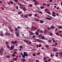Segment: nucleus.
Listing matches in <instances>:
<instances>
[{
	"mask_svg": "<svg viewBox=\"0 0 62 62\" xmlns=\"http://www.w3.org/2000/svg\"><path fill=\"white\" fill-rule=\"evenodd\" d=\"M24 55H22V57H23V59H25V56H28V54H27V52H24L23 53Z\"/></svg>",
	"mask_w": 62,
	"mask_h": 62,
	"instance_id": "nucleus-1",
	"label": "nucleus"
},
{
	"mask_svg": "<svg viewBox=\"0 0 62 62\" xmlns=\"http://www.w3.org/2000/svg\"><path fill=\"white\" fill-rule=\"evenodd\" d=\"M15 33L16 34V36H17L18 37H19V32L16 31V32H15Z\"/></svg>",
	"mask_w": 62,
	"mask_h": 62,
	"instance_id": "nucleus-2",
	"label": "nucleus"
},
{
	"mask_svg": "<svg viewBox=\"0 0 62 62\" xmlns=\"http://www.w3.org/2000/svg\"><path fill=\"white\" fill-rule=\"evenodd\" d=\"M36 41H38V42H43V41L39 39H36Z\"/></svg>",
	"mask_w": 62,
	"mask_h": 62,
	"instance_id": "nucleus-3",
	"label": "nucleus"
},
{
	"mask_svg": "<svg viewBox=\"0 0 62 62\" xmlns=\"http://www.w3.org/2000/svg\"><path fill=\"white\" fill-rule=\"evenodd\" d=\"M46 17V18L45 19H46V20H51V18H52V17Z\"/></svg>",
	"mask_w": 62,
	"mask_h": 62,
	"instance_id": "nucleus-4",
	"label": "nucleus"
},
{
	"mask_svg": "<svg viewBox=\"0 0 62 62\" xmlns=\"http://www.w3.org/2000/svg\"><path fill=\"white\" fill-rule=\"evenodd\" d=\"M29 33L30 34V36H31V35H33L34 34L33 32L31 31H29Z\"/></svg>",
	"mask_w": 62,
	"mask_h": 62,
	"instance_id": "nucleus-5",
	"label": "nucleus"
},
{
	"mask_svg": "<svg viewBox=\"0 0 62 62\" xmlns=\"http://www.w3.org/2000/svg\"><path fill=\"white\" fill-rule=\"evenodd\" d=\"M13 49H14V47L13 46H11L10 47V50H13Z\"/></svg>",
	"mask_w": 62,
	"mask_h": 62,
	"instance_id": "nucleus-6",
	"label": "nucleus"
},
{
	"mask_svg": "<svg viewBox=\"0 0 62 62\" xmlns=\"http://www.w3.org/2000/svg\"><path fill=\"white\" fill-rule=\"evenodd\" d=\"M23 41L24 42L26 43H27V42L28 41V40H27L25 39L23 40Z\"/></svg>",
	"mask_w": 62,
	"mask_h": 62,
	"instance_id": "nucleus-7",
	"label": "nucleus"
},
{
	"mask_svg": "<svg viewBox=\"0 0 62 62\" xmlns=\"http://www.w3.org/2000/svg\"><path fill=\"white\" fill-rule=\"evenodd\" d=\"M51 28H52V29H54L55 28V27H54V25H52L51 26Z\"/></svg>",
	"mask_w": 62,
	"mask_h": 62,
	"instance_id": "nucleus-8",
	"label": "nucleus"
},
{
	"mask_svg": "<svg viewBox=\"0 0 62 62\" xmlns=\"http://www.w3.org/2000/svg\"><path fill=\"white\" fill-rule=\"evenodd\" d=\"M54 51H55V52H57V49H55V47H54Z\"/></svg>",
	"mask_w": 62,
	"mask_h": 62,
	"instance_id": "nucleus-9",
	"label": "nucleus"
},
{
	"mask_svg": "<svg viewBox=\"0 0 62 62\" xmlns=\"http://www.w3.org/2000/svg\"><path fill=\"white\" fill-rule=\"evenodd\" d=\"M39 22L41 23H44V21H41V20H40Z\"/></svg>",
	"mask_w": 62,
	"mask_h": 62,
	"instance_id": "nucleus-10",
	"label": "nucleus"
},
{
	"mask_svg": "<svg viewBox=\"0 0 62 62\" xmlns=\"http://www.w3.org/2000/svg\"><path fill=\"white\" fill-rule=\"evenodd\" d=\"M2 47H3V46H1V49H0V51H3V50H4V48Z\"/></svg>",
	"mask_w": 62,
	"mask_h": 62,
	"instance_id": "nucleus-11",
	"label": "nucleus"
},
{
	"mask_svg": "<svg viewBox=\"0 0 62 62\" xmlns=\"http://www.w3.org/2000/svg\"><path fill=\"white\" fill-rule=\"evenodd\" d=\"M47 30H45L44 31V33H45V34H46V32L47 31Z\"/></svg>",
	"mask_w": 62,
	"mask_h": 62,
	"instance_id": "nucleus-12",
	"label": "nucleus"
},
{
	"mask_svg": "<svg viewBox=\"0 0 62 62\" xmlns=\"http://www.w3.org/2000/svg\"><path fill=\"white\" fill-rule=\"evenodd\" d=\"M36 33L35 34L36 35H39V33H38V32L37 31H36Z\"/></svg>",
	"mask_w": 62,
	"mask_h": 62,
	"instance_id": "nucleus-13",
	"label": "nucleus"
},
{
	"mask_svg": "<svg viewBox=\"0 0 62 62\" xmlns=\"http://www.w3.org/2000/svg\"><path fill=\"white\" fill-rule=\"evenodd\" d=\"M11 43L13 44H14V42L13 41H12L11 42Z\"/></svg>",
	"mask_w": 62,
	"mask_h": 62,
	"instance_id": "nucleus-14",
	"label": "nucleus"
},
{
	"mask_svg": "<svg viewBox=\"0 0 62 62\" xmlns=\"http://www.w3.org/2000/svg\"><path fill=\"white\" fill-rule=\"evenodd\" d=\"M41 9H43L44 7L43 6H40V7Z\"/></svg>",
	"mask_w": 62,
	"mask_h": 62,
	"instance_id": "nucleus-15",
	"label": "nucleus"
},
{
	"mask_svg": "<svg viewBox=\"0 0 62 62\" xmlns=\"http://www.w3.org/2000/svg\"><path fill=\"white\" fill-rule=\"evenodd\" d=\"M24 17L26 18H27L28 17V16H27V14H26V15H25Z\"/></svg>",
	"mask_w": 62,
	"mask_h": 62,
	"instance_id": "nucleus-16",
	"label": "nucleus"
},
{
	"mask_svg": "<svg viewBox=\"0 0 62 62\" xmlns=\"http://www.w3.org/2000/svg\"><path fill=\"white\" fill-rule=\"evenodd\" d=\"M12 56H13V57H14V56H16V55L15 54H13L12 55Z\"/></svg>",
	"mask_w": 62,
	"mask_h": 62,
	"instance_id": "nucleus-17",
	"label": "nucleus"
},
{
	"mask_svg": "<svg viewBox=\"0 0 62 62\" xmlns=\"http://www.w3.org/2000/svg\"><path fill=\"white\" fill-rule=\"evenodd\" d=\"M55 34L57 35V36H59V33L58 32H56L55 33Z\"/></svg>",
	"mask_w": 62,
	"mask_h": 62,
	"instance_id": "nucleus-18",
	"label": "nucleus"
},
{
	"mask_svg": "<svg viewBox=\"0 0 62 62\" xmlns=\"http://www.w3.org/2000/svg\"><path fill=\"white\" fill-rule=\"evenodd\" d=\"M32 55L33 56H36V54L34 53Z\"/></svg>",
	"mask_w": 62,
	"mask_h": 62,
	"instance_id": "nucleus-19",
	"label": "nucleus"
},
{
	"mask_svg": "<svg viewBox=\"0 0 62 62\" xmlns=\"http://www.w3.org/2000/svg\"><path fill=\"white\" fill-rule=\"evenodd\" d=\"M19 5H20V6H22V7H24V5H23H23L22 4H19Z\"/></svg>",
	"mask_w": 62,
	"mask_h": 62,
	"instance_id": "nucleus-20",
	"label": "nucleus"
},
{
	"mask_svg": "<svg viewBox=\"0 0 62 62\" xmlns=\"http://www.w3.org/2000/svg\"><path fill=\"white\" fill-rule=\"evenodd\" d=\"M10 3H11V4H14V3L13 1H10Z\"/></svg>",
	"mask_w": 62,
	"mask_h": 62,
	"instance_id": "nucleus-21",
	"label": "nucleus"
},
{
	"mask_svg": "<svg viewBox=\"0 0 62 62\" xmlns=\"http://www.w3.org/2000/svg\"><path fill=\"white\" fill-rule=\"evenodd\" d=\"M33 28V30H36V29H37V27H34Z\"/></svg>",
	"mask_w": 62,
	"mask_h": 62,
	"instance_id": "nucleus-22",
	"label": "nucleus"
},
{
	"mask_svg": "<svg viewBox=\"0 0 62 62\" xmlns=\"http://www.w3.org/2000/svg\"><path fill=\"white\" fill-rule=\"evenodd\" d=\"M33 19L34 20H35V21H37V19H38L37 18H33Z\"/></svg>",
	"mask_w": 62,
	"mask_h": 62,
	"instance_id": "nucleus-23",
	"label": "nucleus"
},
{
	"mask_svg": "<svg viewBox=\"0 0 62 62\" xmlns=\"http://www.w3.org/2000/svg\"><path fill=\"white\" fill-rule=\"evenodd\" d=\"M58 28L59 29H62V27L61 26H59L58 27Z\"/></svg>",
	"mask_w": 62,
	"mask_h": 62,
	"instance_id": "nucleus-24",
	"label": "nucleus"
},
{
	"mask_svg": "<svg viewBox=\"0 0 62 62\" xmlns=\"http://www.w3.org/2000/svg\"><path fill=\"white\" fill-rule=\"evenodd\" d=\"M17 40H15V41H14V44L17 43Z\"/></svg>",
	"mask_w": 62,
	"mask_h": 62,
	"instance_id": "nucleus-25",
	"label": "nucleus"
},
{
	"mask_svg": "<svg viewBox=\"0 0 62 62\" xmlns=\"http://www.w3.org/2000/svg\"><path fill=\"white\" fill-rule=\"evenodd\" d=\"M19 47L21 48V49H23V47L22 46H19Z\"/></svg>",
	"mask_w": 62,
	"mask_h": 62,
	"instance_id": "nucleus-26",
	"label": "nucleus"
},
{
	"mask_svg": "<svg viewBox=\"0 0 62 62\" xmlns=\"http://www.w3.org/2000/svg\"><path fill=\"white\" fill-rule=\"evenodd\" d=\"M23 6H20V8L21 9H23Z\"/></svg>",
	"mask_w": 62,
	"mask_h": 62,
	"instance_id": "nucleus-27",
	"label": "nucleus"
},
{
	"mask_svg": "<svg viewBox=\"0 0 62 62\" xmlns=\"http://www.w3.org/2000/svg\"><path fill=\"white\" fill-rule=\"evenodd\" d=\"M21 60H22V61H23V62H24L25 61V59L23 60V59L22 58V59Z\"/></svg>",
	"mask_w": 62,
	"mask_h": 62,
	"instance_id": "nucleus-28",
	"label": "nucleus"
},
{
	"mask_svg": "<svg viewBox=\"0 0 62 62\" xmlns=\"http://www.w3.org/2000/svg\"><path fill=\"white\" fill-rule=\"evenodd\" d=\"M7 47L8 49H9V48H10V46H9L8 45H7Z\"/></svg>",
	"mask_w": 62,
	"mask_h": 62,
	"instance_id": "nucleus-29",
	"label": "nucleus"
},
{
	"mask_svg": "<svg viewBox=\"0 0 62 62\" xmlns=\"http://www.w3.org/2000/svg\"><path fill=\"white\" fill-rule=\"evenodd\" d=\"M52 16L53 17H55L56 16L55 15H54V14H52Z\"/></svg>",
	"mask_w": 62,
	"mask_h": 62,
	"instance_id": "nucleus-30",
	"label": "nucleus"
},
{
	"mask_svg": "<svg viewBox=\"0 0 62 62\" xmlns=\"http://www.w3.org/2000/svg\"><path fill=\"white\" fill-rule=\"evenodd\" d=\"M41 45L40 44L39 45V47H41Z\"/></svg>",
	"mask_w": 62,
	"mask_h": 62,
	"instance_id": "nucleus-31",
	"label": "nucleus"
},
{
	"mask_svg": "<svg viewBox=\"0 0 62 62\" xmlns=\"http://www.w3.org/2000/svg\"><path fill=\"white\" fill-rule=\"evenodd\" d=\"M7 35H8V36H11V34L10 33H8L7 34Z\"/></svg>",
	"mask_w": 62,
	"mask_h": 62,
	"instance_id": "nucleus-32",
	"label": "nucleus"
},
{
	"mask_svg": "<svg viewBox=\"0 0 62 62\" xmlns=\"http://www.w3.org/2000/svg\"><path fill=\"white\" fill-rule=\"evenodd\" d=\"M52 40L53 41V42H55V40H54V39H52Z\"/></svg>",
	"mask_w": 62,
	"mask_h": 62,
	"instance_id": "nucleus-33",
	"label": "nucleus"
},
{
	"mask_svg": "<svg viewBox=\"0 0 62 62\" xmlns=\"http://www.w3.org/2000/svg\"><path fill=\"white\" fill-rule=\"evenodd\" d=\"M15 31H18V29H17V28H16L15 29Z\"/></svg>",
	"mask_w": 62,
	"mask_h": 62,
	"instance_id": "nucleus-34",
	"label": "nucleus"
},
{
	"mask_svg": "<svg viewBox=\"0 0 62 62\" xmlns=\"http://www.w3.org/2000/svg\"><path fill=\"white\" fill-rule=\"evenodd\" d=\"M30 7L31 8V7H33V6H32V4H31L30 5Z\"/></svg>",
	"mask_w": 62,
	"mask_h": 62,
	"instance_id": "nucleus-35",
	"label": "nucleus"
},
{
	"mask_svg": "<svg viewBox=\"0 0 62 62\" xmlns=\"http://www.w3.org/2000/svg\"><path fill=\"white\" fill-rule=\"evenodd\" d=\"M0 36H2V37H4V34H1L0 35Z\"/></svg>",
	"mask_w": 62,
	"mask_h": 62,
	"instance_id": "nucleus-36",
	"label": "nucleus"
},
{
	"mask_svg": "<svg viewBox=\"0 0 62 62\" xmlns=\"http://www.w3.org/2000/svg\"><path fill=\"white\" fill-rule=\"evenodd\" d=\"M10 32H12V33H13V29H12V30H10Z\"/></svg>",
	"mask_w": 62,
	"mask_h": 62,
	"instance_id": "nucleus-37",
	"label": "nucleus"
},
{
	"mask_svg": "<svg viewBox=\"0 0 62 62\" xmlns=\"http://www.w3.org/2000/svg\"><path fill=\"white\" fill-rule=\"evenodd\" d=\"M14 60L15 61H16V60H17V59L16 58H14Z\"/></svg>",
	"mask_w": 62,
	"mask_h": 62,
	"instance_id": "nucleus-38",
	"label": "nucleus"
},
{
	"mask_svg": "<svg viewBox=\"0 0 62 62\" xmlns=\"http://www.w3.org/2000/svg\"><path fill=\"white\" fill-rule=\"evenodd\" d=\"M14 54H17V52L16 51H15V52H14V53H13Z\"/></svg>",
	"mask_w": 62,
	"mask_h": 62,
	"instance_id": "nucleus-39",
	"label": "nucleus"
},
{
	"mask_svg": "<svg viewBox=\"0 0 62 62\" xmlns=\"http://www.w3.org/2000/svg\"><path fill=\"white\" fill-rule=\"evenodd\" d=\"M47 28L48 29L47 30H50V28L49 27H48Z\"/></svg>",
	"mask_w": 62,
	"mask_h": 62,
	"instance_id": "nucleus-40",
	"label": "nucleus"
},
{
	"mask_svg": "<svg viewBox=\"0 0 62 62\" xmlns=\"http://www.w3.org/2000/svg\"><path fill=\"white\" fill-rule=\"evenodd\" d=\"M15 2H18V0H15Z\"/></svg>",
	"mask_w": 62,
	"mask_h": 62,
	"instance_id": "nucleus-41",
	"label": "nucleus"
},
{
	"mask_svg": "<svg viewBox=\"0 0 62 62\" xmlns=\"http://www.w3.org/2000/svg\"><path fill=\"white\" fill-rule=\"evenodd\" d=\"M32 38H33V39H34V38H35V35H34L33 36Z\"/></svg>",
	"mask_w": 62,
	"mask_h": 62,
	"instance_id": "nucleus-42",
	"label": "nucleus"
},
{
	"mask_svg": "<svg viewBox=\"0 0 62 62\" xmlns=\"http://www.w3.org/2000/svg\"><path fill=\"white\" fill-rule=\"evenodd\" d=\"M39 13H40L42 14V12L41 11H39Z\"/></svg>",
	"mask_w": 62,
	"mask_h": 62,
	"instance_id": "nucleus-43",
	"label": "nucleus"
},
{
	"mask_svg": "<svg viewBox=\"0 0 62 62\" xmlns=\"http://www.w3.org/2000/svg\"><path fill=\"white\" fill-rule=\"evenodd\" d=\"M47 13H48L49 14H50V12H47Z\"/></svg>",
	"mask_w": 62,
	"mask_h": 62,
	"instance_id": "nucleus-44",
	"label": "nucleus"
},
{
	"mask_svg": "<svg viewBox=\"0 0 62 62\" xmlns=\"http://www.w3.org/2000/svg\"><path fill=\"white\" fill-rule=\"evenodd\" d=\"M40 32H41V33H43V31H40Z\"/></svg>",
	"mask_w": 62,
	"mask_h": 62,
	"instance_id": "nucleus-45",
	"label": "nucleus"
},
{
	"mask_svg": "<svg viewBox=\"0 0 62 62\" xmlns=\"http://www.w3.org/2000/svg\"><path fill=\"white\" fill-rule=\"evenodd\" d=\"M33 2H37V1L36 0H33Z\"/></svg>",
	"mask_w": 62,
	"mask_h": 62,
	"instance_id": "nucleus-46",
	"label": "nucleus"
},
{
	"mask_svg": "<svg viewBox=\"0 0 62 62\" xmlns=\"http://www.w3.org/2000/svg\"><path fill=\"white\" fill-rule=\"evenodd\" d=\"M46 59V57H45L44 58V61H45V59Z\"/></svg>",
	"mask_w": 62,
	"mask_h": 62,
	"instance_id": "nucleus-47",
	"label": "nucleus"
},
{
	"mask_svg": "<svg viewBox=\"0 0 62 62\" xmlns=\"http://www.w3.org/2000/svg\"><path fill=\"white\" fill-rule=\"evenodd\" d=\"M47 6H48V7H50V5H49V4H47Z\"/></svg>",
	"mask_w": 62,
	"mask_h": 62,
	"instance_id": "nucleus-48",
	"label": "nucleus"
},
{
	"mask_svg": "<svg viewBox=\"0 0 62 62\" xmlns=\"http://www.w3.org/2000/svg\"><path fill=\"white\" fill-rule=\"evenodd\" d=\"M40 54V53H38L37 54V55H39Z\"/></svg>",
	"mask_w": 62,
	"mask_h": 62,
	"instance_id": "nucleus-49",
	"label": "nucleus"
},
{
	"mask_svg": "<svg viewBox=\"0 0 62 62\" xmlns=\"http://www.w3.org/2000/svg\"><path fill=\"white\" fill-rule=\"evenodd\" d=\"M50 56H51V57H53V54H51L50 55Z\"/></svg>",
	"mask_w": 62,
	"mask_h": 62,
	"instance_id": "nucleus-50",
	"label": "nucleus"
},
{
	"mask_svg": "<svg viewBox=\"0 0 62 62\" xmlns=\"http://www.w3.org/2000/svg\"><path fill=\"white\" fill-rule=\"evenodd\" d=\"M59 33H62V31H59Z\"/></svg>",
	"mask_w": 62,
	"mask_h": 62,
	"instance_id": "nucleus-51",
	"label": "nucleus"
},
{
	"mask_svg": "<svg viewBox=\"0 0 62 62\" xmlns=\"http://www.w3.org/2000/svg\"><path fill=\"white\" fill-rule=\"evenodd\" d=\"M46 47H47V48H48V47H49V46L46 45Z\"/></svg>",
	"mask_w": 62,
	"mask_h": 62,
	"instance_id": "nucleus-52",
	"label": "nucleus"
},
{
	"mask_svg": "<svg viewBox=\"0 0 62 62\" xmlns=\"http://www.w3.org/2000/svg\"><path fill=\"white\" fill-rule=\"evenodd\" d=\"M52 13H53V14H55V13L54 12H52Z\"/></svg>",
	"mask_w": 62,
	"mask_h": 62,
	"instance_id": "nucleus-53",
	"label": "nucleus"
},
{
	"mask_svg": "<svg viewBox=\"0 0 62 62\" xmlns=\"http://www.w3.org/2000/svg\"><path fill=\"white\" fill-rule=\"evenodd\" d=\"M42 38V39H44L45 38L44 37H43Z\"/></svg>",
	"mask_w": 62,
	"mask_h": 62,
	"instance_id": "nucleus-54",
	"label": "nucleus"
},
{
	"mask_svg": "<svg viewBox=\"0 0 62 62\" xmlns=\"http://www.w3.org/2000/svg\"><path fill=\"white\" fill-rule=\"evenodd\" d=\"M37 15H38V14H35L34 15L35 16H35H38Z\"/></svg>",
	"mask_w": 62,
	"mask_h": 62,
	"instance_id": "nucleus-55",
	"label": "nucleus"
},
{
	"mask_svg": "<svg viewBox=\"0 0 62 62\" xmlns=\"http://www.w3.org/2000/svg\"><path fill=\"white\" fill-rule=\"evenodd\" d=\"M18 57H19V56H18V55H17L16 56V58H18Z\"/></svg>",
	"mask_w": 62,
	"mask_h": 62,
	"instance_id": "nucleus-56",
	"label": "nucleus"
},
{
	"mask_svg": "<svg viewBox=\"0 0 62 62\" xmlns=\"http://www.w3.org/2000/svg\"><path fill=\"white\" fill-rule=\"evenodd\" d=\"M48 9H45V11H47V10H48Z\"/></svg>",
	"mask_w": 62,
	"mask_h": 62,
	"instance_id": "nucleus-57",
	"label": "nucleus"
},
{
	"mask_svg": "<svg viewBox=\"0 0 62 62\" xmlns=\"http://www.w3.org/2000/svg\"><path fill=\"white\" fill-rule=\"evenodd\" d=\"M9 27L10 28L9 29V30L10 31L11 29V27Z\"/></svg>",
	"mask_w": 62,
	"mask_h": 62,
	"instance_id": "nucleus-58",
	"label": "nucleus"
},
{
	"mask_svg": "<svg viewBox=\"0 0 62 62\" xmlns=\"http://www.w3.org/2000/svg\"><path fill=\"white\" fill-rule=\"evenodd\" d=\"M52 35H53V33H51L50 36H52Z\"/></svg>",
	"mask_w": 62,
	"mask_h": 62,
	"instance_id": "nucleus-59",
	"label": "nucleus"
},
{
	"mask_svg": "<svg viewBox=\"0 0 62 62\" xmlns=\"http://www.w3.org/2000/svg\"><path fill=\"white\" fill-rule=\"evenodd\" d=\"M62 53H60L59 55H62Z\"/></svg>",
	"mask_w": 62,
	"mask_h": 62,
	"instance_id": "nucleus-60",
	"label": "nucleus"
},
{
	"mask_svg": "<svg viewBox=\"0 0 62 62\" xmlns=\"http://www.w3.org/2000/svg\"><path fill=\"white\" fill-rule=\"evenodd\" d=\"M49 42H51V40H49Z\"/></svg>",
	"mask_w": 62,
	"mask_h": 62,
	"instance_id": "nucleus-61",
	"label": "nucleus"
},
{
	"mask_svg": "<svg viewBox=\"0 0 62 62\" xmlns=\"http://www.w3.org/2000/svg\"><path fill=\"white\" fill-rule=\"evenodd\" d=\"M20 28V27L17 26V28H18V29H19Z\"/></svg>",
	"mask_w": 62,
	"mask_h": 62,
	"instance_id": "nucleus-62",
	"label": "nucleus"
},
{
	"mask_svg": "<svg viewBox=\"0 0 62 62\" xmlns=\"http://www.w3.org/2000/svg\"><path fill=\"white\" fill-rule=\"evenodd\" d=\"M36 62H39V60H36Z\"/></svg>",
	"mask_w": 62,
	"mask_h": 62,
	"instance_id": "nucleus-63",
	"label": "nucleus"
},
{
	"mask_svg": "<svg viewBox=\"0 0 62 62\" xmlns=\"http://www.w3.org/2000/svg\"><path fill=\"white\" fill-rule=\"evenodd\" d=\"M60 37H62V34H60Z\"/></svg>",
	"mask_w": 62,
	"mask_h": 62,
	"instance_id": "nucleus-64",
	"label": "nucleus"
}]
</instances>
